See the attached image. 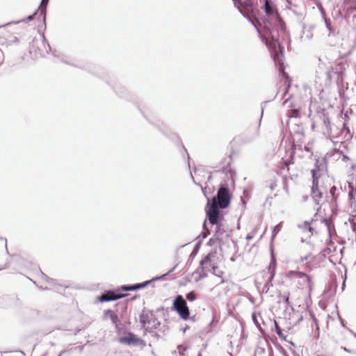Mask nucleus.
<instances>
[{
  "mask_svg": "<svg viewBox=\"0 0 356 356\" xmlns=\"http://www.w3.org/2000/svg\"><path fill=\"white\" fill-rule=\"evenodd\" d=\"M261 8L264 10L268 17V19L264 21L265 29L270 36V39L266 40V44L268 47L275 64L279 65L280 71H282L284 70L283 48L279 40L273 35L271 29H283L284 22L277 13L275 5L270 0H265Z\"/></svg>",
  "mask_w": 356,
  "mask_h": 356,
  "instance_id": "f257e3e1",
  "label": "nucleus"
},
{
  "mask_svg": "<svg viewBox=\"0 0 356 356\" xmlns=\"http://www.w3.org/2000/svg\"><path fill=\"white\" fill-rule=\"evenodd\" d=\"M325 172V163L323 161L316 159L314 168L311 170L312 176V186L311 195L316 203L319 204L323 197L324 192L326 191L323 186L319 185V179Z\"/></svg>",
  "mask_w": 356,
  "mask_h": 356,
  "instance_id": "f03ea898",
  "label": "nucleus"
},
{
  "mask_svg": "<svg viewBox=\"0 0 356 356\" xmlns=\"http://www.w3.org/2000/svg\"><path fill=\"white\" fill-rule=\"evenodd\" d=\"M231 197L232 195L227 185L221 184L217 194L211 200H209L207 203L214 205L219 209H224L229 207Z\"/></svg>",
  "mask_w": 356,
  "mask_h": 356,
  "instance_id": "7ed1b4c3",
  "label": "nucleus"
},
{
  "mask_svg": "<svg viewBox=\"0 0 356 356\" xmlns=\"http://www.w3.org/2000/svg\"><path fill=\"white\" fill-rule=\"evenodd\" d=\"M286 276L296 284L298 289L308 288L309 291H312L313 286L312 279L307 274L298 270H289Z\"/></svg>",
  "mask_w": 356,
  "mask_h": 356,
  "instance_id": "20e7f679",
  "label": "nucleus"
},
{
  "mask_svg": "<svg viewBox=\"0 0 356 356\" xmlns=\"http://www.w3.org/2000/svg\"><path fill=\"white\" fill-rule=\"evenodd\" d=\"M140 323L143 327L149 332L158 329L160 326V321L156 318L153 311L143 310L140 315Z\"/></svg>",
  "mask_w": 356,
  "mask_h": 356,
  "instance_id": "39448f33",
  "label": "nucleus"
},
{
  "mask_svg": "<svg viewBox=\"0 0 356 356\" xmlns=\"http://www.w3.org/2000/svg\"><path fill=\"white\" fill-rule=\"evenodd\" d=\"M136 291L134 284L122 285L120 289H118L116 291H106L99 297V300L102 302L117 300L127 296L126 294L122 293L121 291Z\"/></svg>",
  "mask_w": 356,
  "mask_h": 356,
  "instance_id": "423d86ee",
  "label": "nucleus"
},
{
  "mask_svg": "<svg viewBox=\"0 0 356 356\" xmlns=\"http://www.w3.org/2000/svg\"><path fill=\"white\" fill-rule=\"evenodd\" d=\"M172 309L176 311L179 316L184 319L187 320L190 317V310L187 306L186 300L181 295H177L173 301Z\"/></svg>",
  "mask_w": 356,
  "mask_h": 356,
  "instance_id": "0eeeda50",
  "label": "nucleus"
},
{
  "mask_svg": "<svg viewBox=\"0 0 356 356\" xmlns=\"http://www.w3.org/2000/svg\"><path fill=\"white\" fill-rule=\"evenodd\" d=\"M118 341L121 344L141 348H143L146 346V343L143 339L131 332H129L126 336L120 337Z\"/></svg>",
  "mask_w": 356,
  "mask_h": 356,
  "instance_id": "6e6552de",
  "label": "nucleus"
},
{
  "mask_svg": "<svg viewBox=\"0 0 356 356\" xmlns=\"http://www.w3.org/2000/svg\"><path fill=\"white\" fill-rule=\"evenodd\" d=\"M220 209L214 205L207 203L206 213L211 225L218 226V224H220V221L223 218L220 213Z\"/></svg>",
  "mask_w": 356,
  "mask_h": 356,
  "instance_id": "1a4fd4ad",
  "label": "nucleus"
},
{
  "mask_svg": "<svg viewBox=\"0 0 356 356\" xmlns=\"http://www.w3.org/2000/svg\"><path fill=\"white\" fill-rule=\"evenodd\" d=\"M241 8L242 13H241L245 18H246L252 25H253L257 31L259 33V29L254 23L250 17V14L254 13V6L251 0H241Z\"/></svg>",
  "mask_w": 356,
  "mask_h": 356,
  "instance_id": "9d476101",
  "label": "nucleus"
},
{
  "mask_svg": "<svg viewBox=\"0 0 356 356\" xmlns=\"http://www.w3.org/2000/svg\"><path fill=\"white\" fill-rule=\"evenodd\" d=\"M215 254L213 252L209 253L204 259L200 261V268L203 270H211L215 272L218 269V266L213 261Z\"/></svg>",
  "mask_w": 356,
  "mask_h": 356,
  "instance_id": "9b49d317",
  "label": "nucleus"
},
{
  "mask_svg": "<svg viewBox=\"0 0 356 356\" xmlns=\"http://www.w3.org/2000/svg\"><path fill=\"white\" fill-rule=\"evenodd\" d=\"M175 268H176V266L173 267L167 273H165L160 277H154L152 280H149L141 282V283L135 284L134 285H135L136 290H139V289H143L145 286H148L150 283L163 278V277H165L167 275L170 274V273L173 272L175 270Z\"/></svg>",
  "mask_w": 356,
  "mask_h": 356,
  "instance_id": "f8f14e48",
  "label": "nucleus"
},
{
  "mask_svg": "<svg viewBox=\"0 0 356 356\" xmlns=\"http://www.w3.org/2000/svg\"><path fill=\"white\" fill-rule=\"evenodd\" d=\"M255 356H273V350L270 346L267 348L258 346L255 350Z\"/></svg>",
  "mask_w": 356,
  "mask_h": 356,
  "instance_id": "ddd939ff",
  "label": "nucleus"
},
{
  "mask_svg": "<svg viewBox=\"0 0 356 356\" xmlns=\"http://www.w3.org/2000/svg\"><path fill=\"white\" fill-rule=\"evenodd\" d=\"M104 315L107 316L110 318L112 323L115 325L116 329L119 328L118 322L120 321L118 316L111 309H107L104 311Z\"/></svg>",
  "mask_w": 356,
  "mask_h": 356,
  "instance_id": "4468645a",
  "label": "nucleus"
},
{
  "mask_svg": "<svg viewBox=\"0 0 356 356\" xmlns=\"http://www.w3.org/2000/svg\"><path fill=\"white\" fill-rule=\"evenodd\" d=\"M49 0H42L40 2V5L38 8L40 10V16L42 17V20L45 22L46 20V13H47V7L48 5Z\"/></svg>",
  "mask_w": 356,
  "mask_h": 356,
  "instance_id": "2eb2a0df",
  "label": "nucleus"
},
{
  "mask_svg": "<svg viewBox=\"0 0 356 356\" xmlns=\"http://www.w3.org/2000/svg\"><path fill=\"white\" fill-rule=\"evenodd\" d=\"M225 235V230L221 227V225L218 224L216 226L214 237L216 241H222Z\"/></svg>",
  "mask_w": 356,
  "mask_h": 356,
  "instance_id": "dca6fc26",
  "label": "nucleus"
},
{
  "mask_svg": "<svg viewBox=\"0 0 356 356\" xmlns=\"http://www.w3.org/2000/svg\"><path fill=\"white\" fill-rule=\"evenodd\" d=\"M298 227L302 229L304 232H309V237H310L312 235L314 228L310 226V222L305 221L303 223L298 225Z\"/></svg>",
  "mask_w": 356,
  "mask_h": 356,
  "instance_id": "f3484780",
  "label": "nucleus"
},
{
  "mask_svg": "<svg viewBox=\"0 0 356 356\" xmlns=\"http://www.w3.org/2000/svg\"><path fill=\"white\" fill-rule=\"evenodd\" d=\"M323 19L325 22L327 36L334 35L335 34V30L331 26V22H330V19H328L327 17H325Z\"/></svg>",
  "mask_w": 356,
  "mask_h": 356,
  "instance_id": "a211bd4d",
  "label": "nucleus"
},
{
  "mask_svg": "<svg viewBox=\"0 0 356 356\" xmlns=\"http://www.w3.org/2000/svg\"><path fill=\"white\" fill-rule=\"evenodd\" d=\"M40 274L42 277L43 279H45L48 283L49 284L50 286H51L53 287V289L57 290L58 291H60V289L58 288H57V286H58L57 284H56V280H53V279H51L49 277H48L45 274H44L42 271H40Z\"/></svg>",
  "mask_w": 356,
  "mask_h": 356,
  "instance_id": "6ab92c4d",
  "label": "nucleus"
},
{
  "mask_svg": "<svg viewBox=\"0 0 356 356\" xmlns=\"http://www.w3.org/2000/svg\"><path fill=\"white\" fill-rule=\"evenodd\" d=\"M275 264H276V261H275V259L274 257H273V259L270 264V266H269V271L270 273V280L271 281L274 277H275Z\"/></svg>",
  "mask_w": 356,
  "mask_h": 356,
  "instance_id": "aec40b11",
  "label": "nucleus"
},
{
  "mask_svg": "<svg viewBox=\"0 0 356 356\" xmlns=\"http://www.w3.org/2000/svg\"><path fill=\"white\" fill-rule=\"evenodd\" d=\"M274 323H275V331L276 332L277 334L280 337V338L285 339L286 337L282 333V329L280 328V327L279 326L277 323L275 321H274Z\"/></svg>",
  "mask_w": 356,
  "mask_h": 356,
  "instance_id": "412c9836",
  "label": "nucleus"
},
{
  "mask_svg": "<svg viewBox=\"0 0 356 356\" xmlns=\"http://www.w3.org/2000/svg\"><path fill=\"white\" fill-rule=\"evenodd\" d=\"M282 227V222H280L279 224H277V225H275L273 228V234H272V236H271V239L273 240L274 238L276 236V235L277 234V233L280 232V230L281 229Z\"/></svg>",
  "mask_w": 356,
  "mask_h": 356,
  "instance_id": "4be33fe9",
  "label": "nucleus"
},
{
  "mask_svg": "<svg viewBox=\"0 0 356 356\" xmlns=\"http://www.w3.org/2000/svg\"><path fill=\"white\" fill-rule=\"evenodd\" d=\"M342 134L343 133H345L346 135L344 136V138L346 139H349L351 138V135H350V129L349 128L347 127L346 124H343V128H342Z\"/></svg>",
  "mask_w": 356,
  "mask_h": 356,
  "instance_id": "5701e85b",
  "label": "nucleus"
},
{
  "mask_svg": "<svg viewBox=\"0 0 356 356\" xmlns=\"http://www.w3.org/2000/svg\"><path fill=\"white\" fill-rule=\"evenodd\" d=\"M197 271L199 272L200 274L199 277L197 279L198 280H202L207 277V273L209 271L208 270L200 269L199 267Z\"/></svg>",
  "mask_w": 356,
  "mask_h": 356,
  "instance_id": "b1692460",
  "label": "nucleus"
},
{
  "mask_svg": "<svg viewBox=\"0 0 356 356\" xmlns=\"http://www.w3.org/2000/svg\"><path fill=\"white\" fill-rule=\"evenodd\" d=\"M186 298L188 301L193 302L196 300L197 296L194 291H191L186 295Z\"/></svg>",
  "mask_w": 356,
  "mask_h": 356,
  "instance_id": "393cba45",
  "label": "nucleus"
},
{
  "mask_svg": "<svg viewBox=\"0 0 356 356\" xmlns=\"http://www.w3.org/2000/svg\"><path fill=\"white\" fill-rule=\"evenodd\" d=\"M316 6H317L318 9L319 10V11L321 13L322 18L324 19V18L327 17H326V12L325 10V9L323 8L321 3H316Z\"/></svg>",
  "mask_w": 356,
  "mask_h": 356,
  "instance_id": "a878e982",
  "label": "nucleus"
},
{
  "mask_svg": "<svg viewBox=\"0 0 356 356\" xmlns=\"http://www.w3.org/2000/svg\"><path fill=\"white\" fill-rule=\"evenodd\" d=\"M212 273L216 276L219 277L221 278V281H220V284H222V283H223L225 282L224 279L222 277V275L223 274V272L222 270H218V268L217 270H215V273H214L213 270H212Z\"/></svg>",
  "mask_w": 356,
  "mask_h": 356,
  "instance_id": "bb28decb",
  "label": "nucleus"
},
{
  "mask_svg": "<svg viewBox=\"0 0 356 356\" xmlns=\"http://www.w3.org/2000/svg\"><path fill=\"white\" fill-rule=\"evenodd\" d=\"M336 191H337L336 186H334L331 187L330 191V197H332L331 201L336 200V197H335Z\"/></svg>",
  "mask_w": 356,
  "mask_h": 356,
  "instance_id": "cd10ccee",
  "label": "nucleus"
},
{
  "mask_svg": "<svg viewBox=\"0 0 356 356\" xmlns=\"http://www.w3.org/2000/svg\"><path fill=\"white\" fill-rule=\"evenodd\" d=\"M234 1V6L237 8L240 13H242V9L241 8V0H232Z\"/></svg>",
  "mask_w": 356,
  "mask_h": 356,
  "instance_id": "c85d7f7f",
  "label": "nucleus"
},
{
  "mask_svg": "<svg viewBox=\"0 0 356 356\" xmlns=\"http://www.w3.org/2000/svg\"><path fill=\"white\" fill-rule=\"evenodd\" d=\"M185 350H186V348L183 346H178L177 351L179 352V353L181 356H184Z\"/></svg>",
  "mask_w": 356,
  "mask_h": 356,
  "instance_id": "c756f323",
  "label": "nucleus"
},
{
  "mask_svg": "<svg viewBox=\"0 0 356 356\" xmlns=\"http://www.w3.org/2000/svg\"><path fill=\"white\" fill-rule=\"evenodd\" d=\"M143 114L144 117H145V118H147V120L148 121H149L150 122H152V123H153V124H155L156 125H158V126H159V124H157V121H154V120H153V119H152L149 116H148V115H147L146 113H143Z\"/></svg>",
  "mask_w": 356,
  "mask_h": 356,
  "instance_id": "7c9ffc66",
  "label": "nucleus"
},
{
  "mask_svg": "<svg viewBox=\"0 0 356 356\" xmlns=\"http://www.w3.org/2000/svg\"><path fill=\"white\" fill-rule=\"evenodd\" d=\"M40 12L39 9H38L37 10H35L32 15H29L27 17H26V19L29 20V21H32L33 19H34V17L35 16V15L37 14L38 12Z\"/></svg>",
  "mask_w": 356,
  "mask_h": 356,
  "instance_id": "2f4dec72",
  "label": "nucleus"
},
{
  "mask_svg": "<svg viewBox=\"0 0 356 356\" xmlns=\"http://www.w3.org/2000/svg\"><path fill=\"white\" fill-rule=\"evenodd\" d=\"M323 123L325 126L328 128L330 124V119L327 117H325L323 119Z\"/></svg>",
  "mask_w": 356,
  "mask_h": 356,
  "instance_id": "473e14b6",
  "label": "nucleus"
},
{
  "mask_svg": "<svg viewBox=\"0 0 356 356\" xmlns=\"http://www.w3.org/2000/svg\"><path fill=\"white\" fill-rule=\"evenodd\" d=\"M252 321H253V322L254 323V324H255L257 326H258L259 323H258L257 319V315H256V313L253 312V313L252 314Z\"/></svg>",
  "mask_w": 356,
  "mask_h": 356,
  "instance_id": "72a5a7b5",
  "label": "nucleus"
},
{
  "mask_svg": "<svg viewBox=\"0 0 356 356\" xmlns=\"http://www.w3.org/2000/svg\"><path fill=\"white\" fill-rule=\"evenodd\" d=\"M283 299H284V301L286 304H289V293H287V294H284L283 296Z\"/></svg>",
  "mask_w": 356,
  "mask_h": 356,
  "instance_id": "f704fd0d",
  "label": "nucleus"
},
{
  "mask_svg": "<svg viewBox=\"0 0 356 356\" xmlns=\"http://www.w3.org/2000/svg\"><path fill=\"white\" fill-rule=\"evenodd\" d=\"M311 254H308L307 255L305 256V257H302L300 258V262H303L305 261H307L309 259V258L311 257Z\"/></svg>",
  "mask_w": 356,
  "mask_h": 356,
  "instance_id": "c9c22d12",
  "label": "nucleus"
},
{
  "mask_svg": "<svg viewBox=\"0 0 356 356\" xmlns=\"http://www.w3.org/2000/svg\"><path fill=\"white\" fill-rule=\"evenodd\" d=\"M43 44H44V47L47 45V47L49 48V50L51 51V48L49 44L47 42V40L44 38V40H43Z\"/></svg>",
  "mask_w": 356,
  "mask_h": 356,
  "instance_id": "e433bc0d",
  "label": "nucleus"
},
{
  "mask_svg": "<svg viewBox=\"0 0 356 356\" xmlns=\"http://www.w3.org/2000/svg\"><path fill=\"white\" fill-rule=\"evenodd\" d=\"M313 35L310 31H307V33L306 35V38L308 40H310L312 38Z\"/></svg>",
  "mask_w": 356,
  "mask_h": 356,
  "instance_id": "4c0bfd02",
  "label": "nucleus"
},
{
  "mask_svg": "<svg viewBox=\"0 0 356 356\" xmlns=\"http://www.w3.org/2000/svg\"><path fill=\"white\" fill-rule=\"evenodd\" d=\"M52 54L54 56L60 57V52H58L57 50L52 51Z\"/></svg>",
  "mask_w": 356,
  "mask_h": 356,
  "instance_id": "58836bf2",
  "label": "nucleus"
},
{
  "mask_svg": "<svg viewBox=\"0 0 356 356\" xmlns=\"http://www.w3.org/2000/svg\"><path fill=\"white\" fill-rule=\"evenodd\" d=\"M0 240L3 241L6 250L8 252V250H7V240L6 238H0Z\"/></svg>",
  "mask_w": 356,
  "mask_h": 356,
  "instance_id": "ea45409f",
  "label": "nucleus"
},
{
  "mask_svg": "<svg viewBox=\"0 0 356 356\" xmlns=\"http://www.w3.org/2000/svg\"><path fill=\"white\" fill-rule=\"evenodd\" d=\"M215 241H216V238H210L208 243L209 245H212L214 243Z\"/></svg>",
  "mask_w": 356,
  "mask_h": 356,
  "instance_id": "a19ab883",
  "label": "nucleus"
},
{
  "mask_svg": "<svg viewBox=\"0 0 356 356\" xmlns=\"http://www.w3.org/2000/svg\"><path fill=\"white\" fill-rule=\"evenodd\" d=\"M342 349L343 350V351L349 353L352 352L350 349H348L346 347H342Z\"/></svg>",
  "mask_w": 356,
  "mask_h": 356,
  "instance_id": "79ce46f5",
  "label": "nucleus"
},
{
  "mask_svg": "<svg viewBox=\"0 0 356 356\" xmlns=\"http://www.w3.org/2000/svg\"><path fill=\"white\" fill-rule=\"evenodd\" d=\"M259 128H258V129L256 130V131H255L254 138H257V137H258V136H259Z\"/></svg>",
  "mask_w": 356,
  "mask_h": 356,
  "instance_id": "37998d69",
  "label": "nucleus"
},
{
  "mask_svg": "<svg viewBox=\"0 0 356 356\" xmlns=\"http://www.w3.org/2000/svg\"><path fill=\"white\" fill-rule=\"evenodd\" d=\"M276 184H271L270 185V189L273 191L274 190L275 187L276 186Z\"/></svg>",
  "mask_w": 356,
  "mask_h": 356,
  "instance_id": "c03bdc74",
  "label": "nucleus"
},
{
  "mask_svg": "<svg viewBox=\"0 0 356 356\" xmlns=\"http://www.w3.org/2000/svg\"><path fill=\"white\" fill-rule=\"evenodd\" d=\"M305 25H302V30H301V33L302 34H305Z\"/></svg>",
  "mask_w": 356,
  "mask_h": 356,
  "instance_id": "a18cd8bd",
  "label": "nucleus"
},
{
  "mask_svg": "<svg viewBox=\"0 0 356 356\" xmlns=\"http://www.w3.org/2000/svg\"><path fill=\"white\" fill-rule=\"evenodd\" d=\"M252 238V236L248 235V236H246V239H247L248 241H250V240H251Z\"/></svg>",
  "mask_w": 356,
  "mask_h": 356,
  "instance_id": "49530a36",
  "label": "nucleus"
},
{
  "mask_svg": "<svg viewBox=\"0 0 356 356\" xmlns=\"http://www.w3.org/2000/svg\"><path fill=\"white\" fill-rule=\"evenodd\" d=\"M263 112H264V110L262 109L261 111V115H263ZM261 118H262V116H261V118L259 120V124H261ZM260 127V124H259V127Z\"/></svg>",
  "mask_w": 356,
  "mask_h": 356,
  "instance_id": "de8ad7c7",
  "label": "nucleus"
},
{
  "mask_svg": "<svg viewBox=\"0 0 356 356\" xmlns=\"http://www.w3.org/2000/svg\"><path fill=\"white\" fill-rule=\"evenodd\" d=\"M8 264H6L5 266L2 268H0V270H2V269H4V268H6L8 267Z\"/></svg>",
  "mask_w": 356,
  "mask_h": 356,
  "instance_id": "09e8293b",
  "label": "nucleus"
},
{
  "mask_svg": "<svg viewBox=\"0 0 356 356\" xmlns=\"http://www.w3.org/2000/svg\"><path fill=\"white\" fill-rule=\"evenodd\" d=\"M340 321H341V323L342 326H344L343 321L341 318H340Z\"/></svg>",
  "mask_w": 356,
  "mask_h": 356,
  "instance_id": "8fccbe9b",
  "label": "nucleus"
},
{
  "mask_svg": "<svg viewBox=\"0 0 356 356\" xmlns=\"http://www.w3.org/2000/svg\"><path fill=\"white\" fill-rule=\"evenodd\" d=\"M308 197L307 196H305L304 197V201H306L307 200Z\"/></svg>",
  "mask_w": 356,
  "mask_h": 356,
  "instance_id": "3c124183",
  "label": "nucleus"
},
{
  "mask_svg": "<svg viewBox=\"0 0 356 356\" xmlns=\"http://www.w3.org/2000/svg\"><path fill=\"white\" fill-rule=\"evenodd\" d=\"M207 235H208V232H207V233H205V234H204V236H203V237H204V238H205L206 236H207Z\"/></svg>",
  "mask_w": 356,
  "mask_h": 356,
  "instance_id": "603ef678",
  "label": "nucleus"
},
{
  "mask_svg": "<svg viewBox=\"0 0 356 356\" xmlns=\"http://www.w3.org/2000/svg\"><path fill=\"white\" fill-rule=\"evenodd\" d=\"M353 230H355V229H356L355 225H353Z\"/></svg>",
  "mask_w": 356,
  "mask_h": 356,
  "instance_id": "864d4df0",
  "label": "nucleus"
},
{
  "mask_svg": "<svg viewBox=\"0 0 356 356\" xmlns=\"http://www.w3.org/2000/svg\"><path fill=\"white\" fill-rule=\"evenodd\" d=\"M348 159V157H347V156H343V159Z\"/></svg>",
  "mask_w": 356,
  "mask_h": 356,
  "instance_id": "5fc2aeb1",
  "label": "nucleus"
},
{
  "mask_svg": "<svg viewBox=\"0 0 356 356\" xmlns=\"http://www.w3.org/2000/svg\"><path fill=\"white\" fill-rule=\"evenodd\" d=\"M63 353L64 352L61 353L58 356H61Z\"/></svg>",
  "mask_w": 356,
  "mask_h": 356,
  "instance_id": "6e6d98bb",
  "label": "nucleus"
},
{
  "mask_svg": "<svg viewBox=\"0 0 356 356\" xmlns=\"http://www.w3.org/2000/svg\"><path fill=\"white\" fill-rule=\"evenodd\" d=\"M20 353L22 354V355H24V353L23 351H20Z\"/></svg>",
  "mask_w": 356,
  "mask_h": 356,
  "instance_id": "4d7b16f0",
  "label": "nucleus"
}]
</instances>
